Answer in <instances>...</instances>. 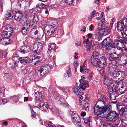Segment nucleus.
Wrapping results in <instances>:
<instances>
[{
    "instance_id": "obj_1",
    "label": "nucleus",
    "mask_w": 127,
    "mask_h": 127,
    "mask_svg": "<svg viewBox=\"0 0 127 127\" xmlns=\"http://www.w3.org/2000/svg\"><path fill=\"white\" fill-rule=\"evenodd\" d=\"M111 106V105L109 104L105 105L104 107L102 106L101 107L95 104L94 108V113L97 117H101L100 115L101 114L107 112L106 117L108 121H111L118 114L115 111L112 110L110 109Z\"/></svg>"
},
{
    "instance_id": "obj_2",
    "label": "nucleus",
    "mask_w": 127,
    "mask_h": 127,
    "mask_svg": "<svg viewBox=\"0 0 127 127\" xmlns=\"http://www.w3.org/2000/svg\"><path fill=\"white\" fill-rule=\"evenodd\" d=\"M14 16L16 20L22 24H24L27 29H30L31 27L33 26V24L30 20L23 16L21 11H18L17 12H16Z\"/></svg>"
},
{
    "instance_id": "obj_3",
    "label": "nucleus",
    "mask_w": 127,
    "mask_h": 127,
    "mask_svg": "<svg viewBox=\"0 0 127 127\" xmlns=\"http://www.w3.org/2000/svg\"><path fill=\"white\" fill-rule=\"evenodd\" d=\"M34 96L35 99L37 102L42 101L41 103L38 104L37 106L38 108L42 111L46 112H48V110L47 103H44L43 101H42L43 98L42 97V94L39 92H35Z\"/></svg>"
},
{
    "instance_id": "obj_4",
    "label": "nucleus",
    "mask_w": 127,
    "mask_h": 127,
    "mask_svg": "<svg viewBox=\"0 0 127 127\" xmlns=\"http://www.w3.org/2000/svg\"><path fill=\"white\" fill-rule=\"evenodd\" d=\"M52 66L50 64H46L41 67L38 66L35 70V74L37 76L44 75L50 71Z\"/></svg>"
},
{
    "instance_id": "obj_5",
    "label": "nucleus",
    "mask_w": 127,
    "mask_h": 127,
    "mask_svg": "<svg viewBox=\"0 0 127 127\" xmlns=\"http://www.w3.org/2000/svg\"><path fill=\"white\" fill-rule=\"evenodd\" d=\"M56 28V27L54 24L52 23L47 24L45 28V37L50 38V37L49 36L55 33Z\"/></svg>"
},
{
    "instance_id": "obj_6",
    "label": "nucleus",
    "mask_w": 127,
    "mask_h": 127,
    "mask_svg": "<svg viewBox=\"0 0 127 127\" xmlns=\"http://www.w3.org/2000/svg\"><path fill=\"white\" fill-rule=\"evenodd\" d=\"M117 28L118 31H120L122 35L123 33L125 32L124 28L127 27V19L126 18H124L122 20H120L117 23Z\"/></svg>"
},
{
    "instance_id": "obj_7",
    "label": "nucleus",
    "mask_w": 127,
    "mask_h": 127,
    "mask_svg": "<svg viewBox=\"0 0 127 127\" xmlns=\"http://www.w3.org/2000/svg\"><path fill=\"white\" fill-rule=\"evenodd\" d=\"M127 42L125 41L124 39L122 37H117L114 38L113 42L112 43L111 45L113 47H117L121 46L123 45H126Z\"/></svg>"
},
{
    "instance_id": "obj_8",
    "label": "nucleus",
    "mask_w": 127,
    "mask_h": 127,
    "mask_svg": "<svg viewBox=\"0 0 127 127\" xmlns=\"http://www.w3.org/2000/svg\"><path fill=\"white\" fill-rule=\"evenodd\" d=\"M97 32V35L99 36H100L103 35L105 36L108 34L110 32V30L108 27H106L99 30H98Z\"/></svg>"
},
{
    "instance_id": "obj_9",
    "label": "nucleus",
    "mask_w": 127,
    "mask_h": 127,
    "mask_svg": "<svg viewBox=\"0 0 127 127\" xmlns=\"http://www.w3.org/2000/svg\"><path fill=\"white\" fill-rule=\"evenodd\" d=\"M117 49V50L116 52H115V53H117L120 56L123 54V50L125 51L126 52L127 51V49L126 46V45H123V46H121L118 47Z\"/></svg>"
},
{
    "instance_id": "obj_10",
    "label": "nucleus",
    "mask_w": 127,
    "mask_h": 127,
    "mask_svg": "<svg viewBox=\"0 0 127 127\" xmlns=\"http://www.w3.org/2000/svg\"><path fill=\"white\" fill-rule=\"evenodd\" d=\"M106 60L104 57H102L99 60L98 64V67L101 68H103L106 65Z\"/></svg>"
},
{
    "instance_id": "obj_11",
    "label": "nucleus",
    "mask_w": 127,
    "mask_h": 127,
    "mask_svg": "<svg viewBox=\"0 0 127 127\" xmlns=\"http://www.w3.org/2000/svg\"><path fill=\"white\" fill-rule=\"evenodd\" d=\"M113 79L112 77H111L107 75L104 76V84L107 86H110L111 84H112L111 82V79Z\"/></svg>"
},
{
    "instance_id": "obj_12",
    "label": "nucleus",
    "mask_w": 127,
    "mask_h": 127,
    "mask_svg": "<svg viewBox=\"0 0 127 127\" xmlns=\"http://www.w3.org/2000/svg\"><path fill=\"white\" fill-rule=\"evenodd\" d=\"M41 120L40 119L39 120V122L41 123V125H44L47 127H56L55 125L52 123L51 121L46 120L45 122H43L41 121Z\"/></svg>"
},
{
    "instance_id": "obj_13",
    "label": "nucleus",
    "mask_w": 127,
    "mask_h": 127,
    "mask_svg": "<svg viewBox=\"0 0 127 127\" xmlns=\"http://www.w3.org/2000/svg\"><path fill=\"white\" fill-rule=\"evenodd\" d=\"M112 41L110 38L109 37L105 38L101 43L103 45L106 47H109L110 45H112Z\"/></svg>"
},
{
    "instance_id": "obj_14",
    "label": "nucleus",
    "mask_w": 127,
    "mask_h": 127,
    "mask_svg": "<svg viewBox=\"0 0 127 127\" xmlns=\"http://www.w3.org/2000/svg\"><path fill=\"white\" fill-rule=\"evenodd\" d=\"M13 16V13L12 11L10 10H8L7 13L5 15V17L6 19L7 20L11 19Z\"/></svg>"
},
{
    "instance_id": "obj_15",
    "label": "nucleus",
    "mask_w": 127,
    "mask_h": 127,
    "mask_svg": "<svg viewBox=\"0 0 127 127\" xmlns=\"http://www.w3.org/2000/svg\"><path fill=\"white\" fill-rule=\"evenodd\" d=\"M84 122L85 124H87L89 127L91 126L92 125V118L90 116L88 118H83Z\"/></svg>"
},
{
    "instance_id": "obj_16",
    "label": "nucleus",
    "mask_w": 127,
    "mask_h": 127,
    "mask_svg": "<svg viewBox=\"0 0 127 127\" xmlns=\"http://www.w3.org/2000/svg\"><path fill=\"white\" fill-rule=\"evenodd\" d=\"M5 37L0 40V42L3 45H7L10 43V39L8 38Z\"/></svg>"
},
{
    "instance_id": "obj_17",
    "label": "nucleus",
    "mask_w": 127,
    "mask_h": 127,
    "mask_svg": "<svg viewBox=\"0 0 127 127\" xmlns=\"http://www.w3.org/2000/svg\"><path fill=\"white\" fill-rule=\"evenodd\" d=\"M115 69V68L113 67L110 66L108 71V74L107 75L111 77H113V74L116 70Z\"/></svg>"
},
{
    "instance_id": "obj_18",
    "label": "nucleus",
    "mask_w": 127,
    "mask_h": 127,
    "mask_svg": "<svg viewBox=\"0 0 127 127\" xmlns=\"http://www.w3.org/2000/svg\"><path fill=\"white\" fill-rule=\"evenodd\" d=\"M30 59L28 57H20V61L21 63L25 64L29 61Z\"/></svg>"
},
{
    "instance_id": "obj_19",
    "label": "nucleus",
    "mask_w": 127,
    "mask_h": 127,
    "mask_svg": "<svg viewBox=\"0 0 127 127\" xmlns=\"http://www.w3.org/2000/svg\"><path fill=\"white\" fill-rule=\"evenodd\" d=\"M30 50L29 46H26L23 47L22 48H20L19 51L22 53H25L28 52Z\"/></svg>"
},
{
    "instance_id": "obj_20",
    "label": "nucleus",
    "mask_w": 127,
    "mask_h": 127,
    "mask_svg": "<svg viewBox=\"0 0 127 127\" xmlns=\"http://www.w3.org/2000/svg\"><path fill=\"white\" fill-rule=\"evenodd\" d=\"M6 30H7L9 31L8 35V36H10L13 31L12 27L11 25H8L6 26Z\"/></svg>"
},
{
    "instance_id": "obj_21",
    "label": "nucleus",
    "mask_w": 127,
    "mask_h": 127,
    "mask_svg": "<svg viewBox=\"0 0 127 127\" xmlns=\"http://www.w3.org/2000/svg\"><path fill=\"white\" fill-rule=\"evenodd\" d=\"M56 46V44H55L52 43L51 44L50 47L49 48L47 52L49 55L51 52L54 51V49L55 48Z\"/></svg>"
},
{
    "instance_id": "obj_22",
    "label": "nucleus",
    "mask_w": 127,
    "mask_h": 127,
    "mask_svg": "<svg viewBox=\"0 0 127 127\" xmlns=\"http://www.w3.org/2000/svg\"><path fill=\"white\" fill-rule=\"evenodd\" d=\"M116 92H115L114 91L113 92H109L110 95V97L111 100H114L116 99V97L117 96L116 94H117L116 93Z\"/></svg>"
},
{
    "instance_id": "obj_23",
    "label": "nucleus",
    "mask_w": 127,
    "mask_h": 127,
    "mask_svg": "<svg viewBox=\"0 0 127 127\" xmlns=\"http://www.w3.org/2000/svg\"><path fill=\"white\" fill-rule=\"evenodd\" d=\"M89 71V70L87 69L85 66L84 67L81 66L80 67V71L83 74H85L88 73Z\"/></svg>"
},
{
    "instance_id": "obj_24",
    "label": "nucleus",
    "mask_w": 127,
    "mask_h": 127,
    "mask_svg": "<svg viewBox=\"0 0 127 127\" xmlns=\"http://www.w3.org/2000/svg\"><path fill=\"white\" fill-rule=\"evenodd\" d=\"M20 57H19L18 55L16 53L13 54L12 59L14 61L18 62L20 61Z\"/></svg>"
},
{
    "instance_id": "obj_25",
    "label": "nucleus",
    "mask_w": 127,
    "mask_h": 127,
    "mask_svg": "<svg viewBox=\"0 0 127 127\" xmlns=\"http://www.w3.org/2000/svg\"><path fill=\"white\" fill-rule=\"evenodd\" d=\"M119 115V114H118L117 116H116L112 120L114 122V124L116 125V126H118L120 122V121L118 117Z\"/></svg>"
},
{
    "instance_id": "obj_26",
    "label": "nucleus",
    "mask_w": 127,
    "mask_h": 127,
    "mask_svg": "<svg viewBox=\"0 0 127 127\" xmlns=\"http://www.w3.org/2000/svg\"><path fill=\"white\" fill-rule=\"evenodd\" d=\"M73 91L76 95H79L81 90L79 87L77 86L74 87L73 89Z\"/></svg>"
},
{
    "instance_id": "obj_27",
    "label": "nucleus",
    "mask_w": 127,
    "mask_h": 127,
    "mask_svg": "<svg viewBox=\"0 0 127 127\" xmlns=\"http://www.w3.org/2000/svg\"><path fill=\"white\" fill-rule=\"evenodd\" d=\"M79 87L83 90L85 89L87 87H88V84L87 81L83 82V83L79 85Z\"/></svg>"
},
{
    "instance_id": "obj_28",
    "label": "nucleus",
    "mask_w": 127,
    "mask_h": 127,
    "mask_svg": "<svg viewBox=\"0 0 127 127\" xmlns=\"http://www.w3.org/2000/svg\"><path fill=\"white\" fill-rule=\"evenodd\" d=\"M126 89L125 88L121 87V88L118 89L117 92H116V93L118 95L123 94L126 92Z\"/></svg>"
},
{
    "instance_id": "obj_29",
    "label": "nucleus",
    "mask_w": 127,
    "mask_h": 127,
    "mask_svg": "<svg viewBox=\"0 0 127 127\" xmlns=\"http://www.w3.org/2000/svg\"><path fill=\"white\" fill-rule=\"evenodd\" d=\"M72 120L74 124L81 121L79 117V116L76 117L75 116L73 118H72Z\"/></svg>"
},
{
    "instance_id": "obj_30",
    "label": "nucleus",
    "mask_w": 127,
    "mask_h": 127,
    "mask_svg": "<svg viewBox=\"0 0 127 127\" xmlns=\"http://www.w3.org/2000/svg\"><path fill=\"white\" fill-rule=\"evenodd\" d=\"M40 57H35L33 60L32 63L33 65H34L37 64V63L39 62H40V61L39 59L40 58Z\"/></svg>"
},
{
    "instance_id": "obj_31",
    "label": "nucleus",
    "mask_w": 127,
    "mask_h": 127,
    "mask_svg": "<svg viewBox=\"0 0 127 127\" xmlns=\"http://www.w3.org/2000/svg\"><path fill=\"white\" fill-rule=\"evenodd\" d=\"M122 104L125 106H127V94L123 98Z\"/></svg>"
},
{
    "instance_id": "obj_32",
    "label": "nucleus",
    "mask_w": 127,
    "mask_h": 127,
    "mask_svg": "<svg viewBox=\"0 0 127 127\" xmlns=\"http://www.w3.org/2000/svg\"><path fill=\"white\" fill-rule=\"evenodd\" d=\"M99 61L98 59L94 58L93 59H92L91 63L94 65L96 66L98 65Z\"/></svg>"
},
{
    "instance_id": "obj_33",
    "label": "nucleus",
    "mask_w": 127,
    "mask_h": 127,
    "mask_svg": "<svg viewBox=\"0 0 127 127\" xmlns=\"http://www.w3.org/2000/svg\"><path fill=\"white\" fill-rule=\"evenodd\" d=\"M100 55L98 52L96 51H95L93 53V58L94 59H99Z\"/></svg>"
},
{
    "instance_id": "obj_34",
    "label": "nucleus",
    "mask_w": 127,
    "mask_h": 127,
    "mask_svg": "<svg viewBox=\"0 0 127 127\" xmlns=\"http://www.w3.org/2000/svg\"><path fill=\"white\" fill-rule=\"evenodd\" d=\"M12 98L13 99V101H14L15 102H17L18 101H20V98L19 97V96L18 95H16L14 96H11L10 97V99Z\"/></svg>"
},
{
    "instance_id": "obj_35",
    "label": "nucleus",
    "mask_w": 127,
    "mask_h": 127,
    "mask_svg": "<svg viewBox=\"0 0 127 127\" xmlns=\"http://www.w3.org/2000/svg\"><path fill=\"white\" fill-rule=\"evenodd\" d=\"M7 54V53L5 51H0V57L2 58H5Z\"/></svg>"
},
{
    "instance_id": "obj_36",
    "label": "nucleus",
    "mask_w": 127,
    "mask_h": 127,
    "mask_svg": "<svg viewBox=\"0 0 127 127\" xmlns=\"http://www.w3.org/2000/svg\"><path fill=\"white\" fill-rule=\"evenodd\" d=\"M89 105L88 103H85L82 107V109L88 112L89 110Z\"/></svg>"
},
{
    "instance_id": "obj_37",
    "label": "nucleus",
    "mask_w": 127,
    "mask_h": 127,
    "mask_svg": "<svg viewBox=\"0 0 127 127\" xmlns=\"http://www.w3.org/2000/svg\"><path fill=\"white\" fill-rule=\"evenodd\" d=\"M6 28L5 29L3 30L2 32V34L3 36H4L5 37H9L10 36H8V33H9V31L7 30H6Z\"/></svg>"
},
{
    "instance_id": "obj_38",
    "label": "nucleus",
    "mask_w": 127,
    "mask_h": 127,
    "mask_svg": "<svg viewBox=\"0 0 127 127\" xmlns=\"http://www.w3.org/2000/svg\"><path fill=\"white\" fill-rule=\"evenodd\" d=\"M28 32L29 29H27V27L25 28V27H23L22 30V33L23 34H26L28 33Z\"/></svg>"
},
{
    "instance_id": "obj_39",
    "label": "nucleus",
    "mask_w": 127,
    "mask_h": 127,
    "mask_svg": "<svg viewBox=\"0 0 127 127\" xmlns=\"http://www.w3.org/2000/svg\"><path fill=\"white\" fill-rule=\"evenodd\" d=\"M31 110V117L32 118H35L36 116V113L35 112L33 109L30 107Z\"/></svg>"
},
{
    "instance_id": "obj_40",
    "label": "nucleus",
    "mask_w": 127,
    "mask_h": 127,
    "mask_svg": "<svg viewBox=\"0 0 127 127\" xmlns=\"http://www.w3.org/2000/svg\"><path fill=\"white\" fill-rule=\"evenodd\" d=\"M121 73V71H116V70L114 73L113 74V77H112L113 79L114 77H118V76Z\"/></svg>"
},
{
    "instance_id": "obj_41",
    "label": "nucleus",
    "mask_w": 127,
    "mask_h": 127,
    "mask_svg": "<svg viewBox=\"0 0 127 127\" xmlns=\"http://www.w3.org/2000/svg\"><path fill=\"white\" fill-rule=\"evenodd\" d=\"M48 5L47 4H44L43 3H42V4H38L37 5L36 7L37 8H40L41 7L42 8H44V7L48 6Z\"/></svg>"
},
{
    "instance_id": "obj_42",
    "label": "nucleus",
    "mask_w": 127,
    "mask_h": 127,
    "mask_svg": "<svg viewBox=\"0 0 127 127\" xmlns=\"http://www.w3.org/2000/svg\"><path fill=\"white\" fill-rule=\"evenodd\" d=\"M101 19V21L102 23H104L105 20L104 19V14L103 13L101 12L100 14Z\"/></svg>"
},
{
    "instance_id": "obj_43",
    "label": "nucleus",
    "mask_w": 127,
    "mask_h": 127,
    "mask_svg": "<svg viewBox=\"0 0 127 127\" xmlns=\"http://www.w3.org/2000/svg\"><path fill=\"white\" fill-rule=\"evenodd\" d=\"M38 20V19L37 16H35L33 19V21L32 22V24H36L37 23Z\"/></svg>"
},
{
    "instance_id": "obj_44",
    "label": "nucleus",
    "mask_w": 127,
    "mask_h": 127,
    "mask_svg": "<svg viewBox=\"0 0 127 127\" xmlns=\"http://www.w3.org/2000/svg\"><path fill=\"white\" fill-rule=\"evenodd\" d=\"M104 23L103 24L102 23V22L101 24H99L97 29V30L96 31V34L97 33V31L98 30H99L101 29H102V27L104 26Z\"/></svg>"
},
{
    "instance_id": "obj_45",
    "label": "nucleus",
    "mask_w": 127,
    "mask_h": 127,
    "mask_svg": "<svg viewBox=\"0 0 127 127\" xmlns=\"http://www.w3.org/2000/svg\"><path fill=\"white\" fill-rule=\"evenodd\" d=\"M124 38L125 40L127 41V30H125V32L123 33V35H122Z\"/></svg>"
},
{
    "instance_id": "obj_46",
    "label": "nucleus",
    "mask_w": 127,
    "mask_h": 127,
    "mask_svg": "<svg viewBox=\"0 0 127 127\" xmlns=\"http://www.w3.org/2000/svg\"><path fill=\"white\" fill-rule=\"evenodd\" d=\"M92 45V44L91 43L87 45L86 47V50L87 51H90L91 49V47Z\"/></svg>"
},
{
    "instance_id": "obj_47",
    "label": "nucleus",
    "mask_w": 127,
    "mask_h": 127,
    "mask_svg": "<svg viewBox=\"0 0 127 127\" xmlns=\"http://www.w3.org/2000/svg\"><path fill=\"white\" fill-rule=\"evenodd\" d=\"M65 3L67 5H71L73 3V0H64Z\"/></svg>"
},
{
    "instance_id": "obj_48",
    "label": "nucleus",
    "mask_w": 127,
    "mask_h": 127,
    "mask_svg": "<svg viewBox=\"0 0 127 127\" xmlns=\"http://www.w3.org/2000/svg\"><path fill=\"white\" fill-rule=\"evenodd\" d=\"M37 50H39L42 49L43 47V45L42 43L40 42H38V44H37Z\"/></svg>"
},
{
    "instance_id": "obj_49",
    "label": "nucleus",
    "mask_w": 127,
    "mask_h": 127,
    "mask_svg": "<svg viewBox=\"0 0 127 127\" xmlns=\"http://www.w3.org/2000/svg\"><path fill=\"white\" fill-rule=\"evenodd\" d=\"M8 101L6 99H3L0 100V105H3L7 103Z\"/></svg>"
},
{
    "instance_id": "obj_50",
    "label": "nucleus",
    "mask_w": 127,
    "mask_h": 127,
    "mask_svg": "<svg viewBox=\"0 0 127 127\" xmlns=\"http://www.w3.org/2000/svg\"><path fill=\"white\" fill-rule=\"evenodd\" d=\"M120 56L118 55L117 54V53H115V52L114 53V55L112 57L113 59H116V60H118Z\"/></svg>"
},
{
    "instance_id": "obj_51",
    "label": "nucleus",
    "mask_w": 127,
    "mask_h": 127,
    "mask_svg": "<svg viewBox=\"0 0 127 127\" xmlns=\"http://www.w3.org/2000/svg\"><path fill=\"white\" fill-rule=\"evenodd\" d=\"M60 90H62L64 93H66L67 92H68V89L67 88H63L61 87H60Z\"/></svg>"
},
{
    "instance_id": "obj_52",
    "label": "nucleus",
    "mask_w": 127,
    "mask_h": 127,
    "mask_svg": "<svg viewBox=\"0 0 127 127\" xmlns=\"http://www.w3.org/2000/svg\"><path fill=\"white\" fill-rule=\"evenodd\" d=\"M126 108H122L120 111V113H121L120 114L121 115H123L124 114V113L125 111V110Z\"/></svg>"
},
{
    "instance_id": "obj_53",
    "label": "nucleus",
    "mask_w": 127,
    "mask_h": 127,
    "mask_svg": "<svg viewBox=\"0 0 127 127\" xmlns=\"http://www.w3.org/2000/svg\"><path fill=\"white\" fill-rule=\"evenodd\" d=\"M78 116L76 112L74 111L72 112L71 114V117L72 118H73L75 116Z\"/></svg>"
},
{
    "instance_id": "obj_54",
    "label": "nucleus",
    "mask_w": 127,
    "mask_h": 127,
    "mask_svg": "<svg viewBox=\"0 0 127 127\" xmlns=\"http://www.w3.org/2000/svg\"><path fill=\"white\" fill-rule=\"evenodd\" d=\"M113 63L115 65L116 63V61L114 60H110L109 61V63L110 65H111L112 64L113 65Z\"/></svg>"
},
{
    "instance_id": "obj_55",
    "label": "nucleus",
    "mask_w": 127,
    "mask_h": 127,
    "mask_svg": "<svg viewBox=\"0 0 127 127\" xmlns=\"http://www.w3.org/2000/svg\"><path fill=\"white\" fill-rule=\"evenodd\" d=\"M71 70L70 69L68 70L67 72V74L65 75L66 76H67L68 77H69L71 76L70 74Z\"/></svg>"
},
{
    "instance_id": "obj_56",
    "label": "nucleus",
    "mask_w": 127,
    "mask_h": 127,
    "mask_svg": "<svg viewBox=\"0 0 127 127\" xmlns=\"http://www.w3.org/2000/svg\"><path fill=\"white\" fill-rule=\"evenodd\" d=\"M75 124L76 127H82L81 126V123H80V122H78Z\"/></svg>"
},
{
    "instance_id": "obj_57",
    "label": "nucleus",
    "mask_w": 127,
    "mask_h": 127,
    "mask_svg": "<svg viewBox=\"0 0 127 127\" xmlns=\"http://www.w3.org/2000/svg\"><path fill=\"white\" fill-rule=\"evenodd\" d=\"M78 62L76 61H74L73 63V65L75 68H76L78 66Z\"/></svg>"
},
{
    "instance_id": "obj_58",
    "label": "nucleus",
    "mask_w": 127,
    "mask_h": 127,
    "mask_svg": "<svg viewBox=\"0 0 127 127\" xmlns=\"http://www.w3.org/2000/svg\"><path fill=\"white\" fill-rule=\"evenodd\" d=\"M93 76V73L91 72L89 74V76L88 77V79L89 80H91V79L92 78Z\"/></svg>"
},
{
    "instance_id": "obj_59",
    "label": "nucleus",
    "mask_w": 127,
    "mask_h": 127,
    "mask_svg": "<svg viewBox=\"0 0 127 127\" xmlns=\"http://www.w3.org/2000/svg\"><path fill=\"white\" fill-rule=\"evenodd\" d=\"M86 40V44L87 45H89V44L91 43H92L89 41V40L88 38H87Z\"/></svg>"
},
{
    "instance_id": "obj_60",
    "label": "nucleus",
    "mask_w": 127,
    "mask_h": 127,
    "mask_svg": "<svg viewBox=\"0 0 127 127\" xmlns=\"http://www.w3.org/2000/svg\"><path fill=\"white\" fill-rule=\"evenodd\" d=\"M81 43L80 41H77L75 43V44L77 46H78L80 45Z\"/></svg>"
},
{
    "instance_id": "obj_61",
    "label": "nucleus",
    "mask_w": 127,
    "mask_h": 127,
    "mask_svg": "<svg viewBox=\"0 0 127 127\" xmlns=\"http://www.w3.org/2000/svg\"><path fill=\"white\" fill-rule=\"evenodd\" d=\"M14 62L12 64V66L13 67L15 68L16 66H17V63L16 61H14Z\"/></svg>"
},
{
    "instance_id": "obj_62",
    "label": "nucleus",
    "mask_w": 127,
    "mask_h": 127,
    "mask_svg": "<svg viewBox=\"0 0 127 127\" xmlns=\"http://www.w3.org/2000/svg\"><path fill=\"white\" fill-rule=\"evenodd\" d=\"M96 11L95 10L93 11L90 14V15L93 17H94V16L95 15V14L96 13Z\"/></svg>"
},
{
    "instance_id": "obj_63",
    "label": "nucleus",
    "mask_w": 127,
    "mask_h": 127,
    "mask_svg": "<svg viewBox=\"0 0 127 127\" xmlns=\"http://www.w3.org/2000/svg\"><path fill=\"white\" fill-rule=\"evenodd\" d=\"M96 11L95 10L93 11L90 14V15L93 17H94V16L95 15V14L96 13Z\"/></svg>"
},
{
    "instance_id": "obj_64",
    "label": "nucleus",
    "mask_w": 127,
    "mask_h": 127,
    "mask_svg": "<svg viewBox=\"0 0 127 127\" xmlns=\"http://www.w3.org/2000/svg\"><path fill=\"white\" fill-rule=\"evenodd\" d=\"M6 77L8 79H10L11 78V76H10V75L8 74L7 73L6 74Z\"/></svg>"
}]
</instances>
